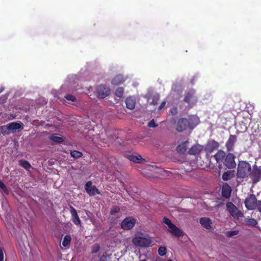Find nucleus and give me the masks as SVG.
Returning a JSON list of instances; mask_svg holds the SVG:
<instances>
[{"label": "nucleus", "mask_w": 261, "mask_h": 261, "mask_svg": "<svg viewBox=\"0 0 261 261\" xmlns=\"http://www.w3.org/2000/svg\"><path fill=\"white\" fill-rule=\"evenodd\" d=\"M133 243L137 247H148L151 244L150 237L142 233H138L132 240Z\"/></svg>", "instance_id": "1"}, {"label": "nucleus", "mask_w": 261, "mask_h": 261, "mask_svg": "<svg viewBox=\"0 0 261 261\" xmlns=\"http://www.w3.org/2000/svg\"><path fill=\"white\" fill-rule=\"evenodd\" d=\"M163 223L167 230L173 236L180 237L183 236L182 232L171 221L166 217L163 219Z\"/></svg>", "instance_id": "2"}, {"label": "nucleus", "mask_w": 261, "mask_h": 261, "mask_svg": "<svg viewBox=\"0 0 261 261\" xmlns=\"http://www.w3.org/2000/svg\"><path fill=\"white\" fill-rule=\"evenodd\" d=\"M251 166L246 162L239 163L238 166L237 174L239 177L244 178L249 175Z\"/></svg>", "instance_id": "3"}, {"label": "nucleus", "mask_w": 261, "mask_h": 261, "mask_svg": "<svg viewBox=\"0 0 261 261\" xmlns=\"http://www.w3.org/2000/svg\"><path fill=\"white\" fill-rule=\"evenodd\" d=\"M227 210L234 218H239L243 216V213L232 203L228 202L226 204Z\"/></svg>", "instance_id": "4"}, {"label": "nucleus", "mask_w": 261, "mask_h": 261, "mask_svg": "<svg viewBox=\"0 0 261 261\" xmlns=\"http://www.w3.org/2000/svg\"><path fill=\"white\" fill-rule=\"evenodd\" d=\"M249 175L251 178L253 183L255 184L258 182L261 176V168L254 165L253 166V169L250 171Z\"/></svg>", "instance_id": "5"}, {"label": "nucleus", "mask_w": 261, "mask_h": 261, "mask_svg": "<svg viewBox=\"0 0 261 261\" xmlns=\"http://www.w3.org/2000/svg\"><path fill=\"white\" fill-rule=\"evenodd\" d=\"M136 220L131 217L125 218L121 222V227L124 230H129L135 225Z\"/></svg>", "instance_id": "6"}, {"label": "nucleus", "mask_w": 261, "mask_h": 261, "mask_svg": "<svg viewBox=\"0 0 261 261\" xmlns=\"http://www.w3.org/2000/svg\"><path fill=\"white\" fill-rule=\"evenodd\" d=\"M184 101L187 103H188L190 106H193L196 103L197 101V98L195 95L194 90H190L186 94V95L184 98Z\"/></svg>", "instance_id": "7"}, {"label": "nucleus", "mask_w": 261, "mask_h": 261, "mask_svg": "<svg viewBox=\"0 0 261 261\" xmlns=\"http://www.w3.org/2000/svg\"><path fill=\"white\" fill-rule=\"evenodd\" d=\"M245 206L248 210H254L257 206V199L254 195H250L245 201Z\"/></svg>", "instance_id": "8"}, {"label": "nucleus", "mask_w": 261, "mask_h": 261, "mask_svg": "<svg viewBox=\"0 0 261 261\" xmlns=\"http://www.w3.org/2000/svg\"><path fill=\"white\" fill-rule=\"evenodd\" d=\"M235 156L232 153H228L224 159V164L225 166L229 168H233L236 166V164L234 161Z\"/></svg>", "instance_id": "9"}, {"label": "nucleus", "mask_w": 261, "mask_h": 261, "mask_svg": "<svg viewBox=\"0 0 261 261\" xmlns=\"http://www.w3.org/2000/svg\"><path fill=\"white\" fill-rule=\"evenodd\" d=\"M110 91V90L108 87L100 85L97 88L96 95L99 98H103L109 95Z\"/></svg>", "instance_id": "10"}, {"label": "nucleus", "mask_w": 261, "mask_h": 261, "mask_svg": "<svg viewBox=\"0 0 261 261\" xmlns=\"http://www.w3.org/2000/svg\"><path fill=\"white\" fill-rule=\"evenodd\" d=\"M192 125L187 119L182 118L177 122L176 129L178 132H182L188 127L191 128Z\"/></svg>", "instance_id": "11"}, {"label": "nucleus", "mask_w": 261, "mask_h": 261, "mask_svg": "<svg viewBox=\"0 0 261 261\" xmlns=\"http://www.w3.org/2000/svg\"><path fill=\"white\" fill-rule=\"evenodd\" d=\"M86 192L90 196L94 195L95 194H100V192L95 186H92L91 181L86 183L85 186Z\"/></svg>", "instance_id": "12"}, {"label": "nucleus", "mask_w": 261, "mask_h": 261, "mask_svg": "<svg viewBox=\"0 0 261 261\" xmlns=\"http://www.w3.org/2000/svg\"><path fill=\"white\" fill-rule=\"evenodd\" d=\"M8 126L10 131L14 133L17 130H21L23 128V124L20 122H13L8 123Z\"/></svg>", "instance_id": "13"}, {"label": "nucleus", "mask_w": 261, "mask_h": 261, "mask_svg": "<svg viewBox=\"0 0 261 261\" xmlns=\"http://www.w3.org/2000/svg\"><path fill=\"white\" fill-rule=\"evenodd\" d=\"M70 211L72 216V220L73 222L76 225H79L81 224V220L77 215L76 210L72 206H70Z\"/></svg>", "instance_id": "14"}, {"label": "nucleus", "mask_w": 261, "mask_h": 261, "mask_svg": "<svg viewBox=\"0 0 261 261\" xmlns=\"http://www.w3.org/2000/svg\"><path fill=\"white\" fill-rule=\"evenodd\" d=\"M231 192V187L226 183L223 184L222 189V194L225 198H228L230 197Z\"/></svg>", "instance_id": "15"}, {"label": "nucleus", "mask_w": 261, "mask_h": 261, "mask_svg": "<svg viewBox=\"0 0 261 261\" xmlns=\"http://www.w3.org/2000/svg\"><path fill=\"white\" fill-rule=\"evenodd\" d=\"M237 140V137L235 135H230L228 141L226 142V146L228 150H231Z\"/></svg>", "instance_id": "16"}, {"label": "nucleus", "mask_w": 261, "mask_h": 261, "mask_svg": "<svg viewBox=\"0 0 261 261\" xmlns=\"http://www.w3.org/2000/svg\"><path fill=\"white\" fill-rule=\"evenodd\" d=\"M200 223L206 229H210L211 228L212 222L208 218L204 217L200 219Z\"/></svg>", "instance_id": "17"}, {"label": "nucleus", "mask_w": 261, "mask_h": 261, "mask_svg": "<svg viewBox=\"0 0 261 261\" xmlns=\"http://www.w3.org/2000/svg\"><path fill=\"white\" fill-rule=\"evenodd\" d=\"M125 103L127 108L133 110L136 105V99L133 97H128L125 100Z\"/></svg>", "instance_id": "18"}, {"label": "nucleus", "mask_w": 261, "mask_h": 261, "mask_svg": "<svg viewBox=\"0 0 261 261\" xmlns=\"http://www.w3.org/2000/svg\"><path fill=\"white\" fill-rule=\"evenodd\" d=\"M225 152L224 151L220 150L214 155V157L217 161V163H219L223 161L225 157Z\"/></svg>", "instance_id": "19"}, {"label": "nucleus", "mask_w": 261, "mask_h": 261, "mask_svg": "<svg viewBox=\"0 0 261 261\" xmlns=\"http://www.w3.org/2000/svg\"><path fill=\"white\" fill-rule=\"evenodd\" d=\"M203 147L200 145H196L192 147L189 150V153L191 154H198L202 150Z\"/></svg>", "instance_id": "20"}, {"label": "nucleus", "mask_w": 261, "mask_h": 261, "mask_svg": "<svg viewBox=\"0 0 261 261\" xmlns=\"http://www.w3.org/2000/svg\"><path fill=\"white\" fill-rule=\"evenodd\" d=\"M188 142H185L178 145L177 147V151L180 153H184L186 152L188 147Z\"/></svg>", "instance_id": "21"}, {"label": "nucleus", "mask_w": 261, "mask_h": 261, "mask_svg": "<svg viewBox=\"0 0 261 261\" xmlns=\"http://www.w3.org/2000/svg\"><path fill=\"white\" fill-rule=\"evenodd\" d=\"M234 176V171H227V172H224L222 175V179L224 180H228L232 178Z\"/></svg>", "instance_id": "22"}, {"label": "nucleus", "mask_w": 261, "mask_h": 261, "mask_svg": "<svg viewBox=\"0 0 261 261\" xmlns=\"http://www.w3.org/2000/svg\"><path fill=\"white\" fill-rule=\"evenodd\" d=\"M124 79L121 75L116 76L112 81V84L114 85H118L124 82Z\"/></svg>", "instance_id": "23"}, {"label": "nucleus", "mask_w": 261, "mask_h": 261, "mask_svg": "<svg viewBox=\"0 0 261 261\" xmlns=\"http://www.w3.org/2000/svg\"><path fill=\"white\" fill-rule=\"evenodd\" d=\"M129 159L130 161L135 163H141L143 161H145V160L140 155H132L129 156Z\"/></svg>", "instance_id": "24"}, {"label": "nucleus", "mask_w": 261, "mask_h": 261, "mask_svg": "<svg viewBox=\"0 0 261 261\" xmlns=\"http://www.w3.org/2000/svg\"><path fill=\"white\" fill-rule=\"evenodd\" d=\"M199 118L197 117L196 116H193L190 118V121L189 123H191L192 126H191V128H193V127L195 126L196 125H197L199 123Z\"/></svg>", "instance_id": "25"}, {"label": "nucleus", "mask_w": 261, "mask_h": 261, "mask_svg": "<svg viewBox=\"0 0 261 261\" xmlns=\"http://www.w3.org/2000/svg\"><path fill=\"white\" fill-rule=\"evenodd\" d=\"M0 133L4 135H9L10 134L8 124L6 125H3L0 127Z\"/></svg>", "instance_id": "26"}, {"label": "nucleus", "mask_w": 261, "mask_h": 261, "mask_svg": "<svg viewBox=\"0 0 261 261\" xmlns=\"http://www.w3.org/2000/svg\"><path fill=\"white\" fill-rule=\"evenodd\" d=\"M49 139L55 142H56V143H61V142H63L64 140V139L62 138V137H59V136H56V135H52L50 137H49Z\"/></svg>", "instance_id": "27"}, {"label": "nucleus", "mask_w": 261, "mask_h": 261, "mask_svg": "<svg viewBox=\"0 0 261 261\" xmlns=\"http://www.w3.org/2000/svg\"><path fill=\"white\" fill-rule=\"evenodd\" d=\"M19 163V165L26 170H29L31 167V164L27 161L20 160Z\"/></svg>", "instance_id": "28"}, {"label": "nucleus", "mask_w": 261, "mask_h": 261, "mask_svg": "<svg viewBox=\"0 0 261 261\" xmlns=\"http://www.w3.org/2000/svg\"><path fill=\"white\" fill-rule=\"evenodd\" d=\"M71 240V237L69 235H66L64 237V239L62 242V245L64 247L68 246Z\"/></svg>", "instance_id": "29"}, {"label": "nucleus", "mask_w": 261, "mask_h": 261, "mask_svg": "<svg viewBox=\"0 0 261 261\" xmlns=\"http://www.w3.org/2000/svg\"><path fill=\"white\" fill-rule=\"evenodd\" d=\"M70 154L72 157L74 159H78L82 156V153L77 150H74L70 152Z\"/></svg>", "instance_id": "30"}, {"label": "nucleus", "mask_w": 261, "mask_h": 261, "mask_svg": "<svg viewBox=\"0 0 261 261\" xmlns=\"http://www.w3.org/2000/svg\"><path fill=\"white\" fill-rule=\"evenodd\" d=\"M245 222L248 225L253 226H256L257 224V221L254 219H246Z\"/></svg>", "instance_id": "31"}, {"label": "nucleus", "mask_w": 261, "mask_h": 261, "mask_svg": "<svg viewBox=\"0 0 261 261\" xmlns=\"http://www.w3.org/2000/svg\"><path fill=\"white\" fill-rule=\"evenodd\" d=\"M167 253V249L165 247L160 246L158 249V253L160 256H164Z\"/></svg>", "instance_id": "32"}, {"label": "nucleus", "mask_w": 261, "mask_h": 261, "mask_svg": "<svg viewBox=\"0 0 261 261\" xmlns=\"http://www.w3.org/2000/svg\"><path fill=\"white\" fill-rule=\"evenodd\" d=\"M124 89L122 87L118 88L116 91V95L119 97H121L123 94Z\"/></svg>", "instance_id": "33"}, {"label": "nucleus", "mask_w": 261, "mask_h": 261, "mask_svg": "<svg viewBox=\"0 0 261 261\" xmlns=\"http://www.w3.org/2000/svg\"><path fill=\"white\" fill-rule=\"evenodd\" d=\"M159 95L158 94L154 95L151 97L152 101L150 102L151 104L153 105H155L157 104L158 101L159 100Z\"/></svg>", "instance_id": "34"}, {"label": "nucleus", "mask_w": 261, "mask_h": 261, "mask_svg": "<svg viewBox=\"0 0 261 261\" xmlns=\"http://www.w3.org/2000/svg\"><path fill=\"white\" fill-rule=\"evenodd\" d=\"M0 188H1L3 190V192L5 194L7 195L9 194V190H8L5 185L1 180H0Z\"/></svg>", "instance_id": "35"}, {"label": "nucleus", "mask_w": 261, "mask_h": 261, "mask_svg": "<svg viewBox=\"0 0 261 261\" xmlns=\"http://www.w3.org/2000/svg\"><path fill=\"white\" fill-rule=\"evenodd\" d=\"M119 211L120 208L118 206H114L111 208L110 214L112 215H115L116 214L119 213Z\"/></svg>", "instance_id": "36"}, {"label": "nucleus", "mask_w": 261, "mask_h": 261, "mask_svg": "<svg viewBox=\"0 0 261 261\" xmlns=\"http://www.w3.org/2000/svg\"><path fill=\"white\" fill-rule=\"evenodd\" d=\"M208 146H212L213 149L217 148L219 147V144L215 141H212L209 143Z\"/></svg>", "instance_id": "37"}, {"label": "nucleus", "mask_w": 261, "mask_h": 261, "mask_svg": "<svg viewBox=\"0 0 261 261\" xmlns=\"http://www.w3.org/2000/svg\"><path fill=\"white\" fill-rule=\"evenodd\" d=\"M99 250V246L98 244H94L92 247V252L93 253H96Z\"/></svg>", "instance_id": "38"}, {"label": "nucleus", "mask_w": 261, "mask_h": 261, "mask_svg": "<svg viewBox=\"0 0 261 261\" xmlns=\"http://www.w3.org/2000/svg\"><path fill=\"white\" fill-rule=\"evenodd\" d=\"M65 98L68 100H70V101H74L75 100V97L72 95H70V94H67L65 96Z\"/></svg>", "instance_id": "39"}, {"label": "nucleus", "mask_w": 261, "mask_h": 261, "mask_svg": "<svg viewBox=\"0 0 261 261\" xmlns=\"http://www.w3.org/2000/svg\"><path fill=\"white\" fill-rule=\"evenodd\" d=\"M148 126L149 127H155L156 126H158L157 124H156L154 122V121L153 119H152V120H151L149 123H148Z\"/></svg>", "instance_id": "40"}, {"label": "nucleus", "mask_w": 261, "mask_h": 261, "mask_svg": "<svg viewBox=\"0 0 261 261\" xmlns=\"http://www.w3.org/2000/svg\"><path fill=\"white\" fill-rule=\"evenodd\" d=\"M0 261H4V250L0 248Z\"/></svg>", "instance_id": "41"}, {"label": "nucleus", "mask_w": 261, "mask_h": 261, "mask_svg": "<svg viewBox=\"0 0 261 261\" xmlns=\"http://www.w3.org/2000/svg\"><path fill=\"white\" fill-rule=\"evenodd\" d=\"M238 231L234 230V231H231L228 232V236L231 237L232 236H234L238 234Z\"/></svg>", "instance_id": "42"}, {"label": "nucleus", "mask_w": 261, "mask_h": 261, "mask_svg": "<svg viewBox=\"0 0 261 261\" xmlns=\"http://www.w3.org/2000/svg\"><path fill=\"white\" fill-rule=\"evenodd\" d=\"M256 207L258 211L261 213V200L258 201Z\"/></svg>", "instance_id": "43"}, {"label": "nucleus", "mask_w": 261, "mask_h": 261, "mask_svg": "<svg viewBox=\"0 0 261 261\" xmlns=\"http://www.w3.org/2000/svg\"><path fill=\"white\" fill-rule=\"evenodd\" d=\"M165 104H166V102H165V101H163V102L161 103V105H160V106H159V107L158 109H159V110H161L163 108H164V107H165Z\"/></svg>", "instance_id": "44"}, {"label": "nucleus", "mask_w": 261, "mask_h": 261, "mask_svg": "<svg viewBox=\"0 0 261 261\" xmlns=\"http://www.w3.org/2000/svg\"><path fill=\"white\" fill-rule=\"evenodd\" d=\"M171 113L173 114V115H175L177 113V109L176 108H174L173 110H171Z\"/></svg>", "instance_id": "45"}, {"label": "nucleus", "mask_w": 261, "mask_h": 261, "mask_svg": "<svg viewBox=\"0 0 261 261\" xmlns=\"http://www.w3.org/2000/svg\"><path fill=\"white\" fill-rule=\"evenodd\" d=\"M4 90V88H2L0 90V92H2Z\"/></svg>", "instance_id": "46"}, {"label": "nucleus", "mask_w": 261, "mask_h": 261, "mask_svg": "<svg viewBox=\"0 0 261 261\" xmlns=\"http://www.w3.org/2000/svg\"><path fill=\"white\" fill-rule=\"evenodd\" d=\"M156 261H162V259L161 258H159L158 259H156Z\"/></svg>", "instance_id": "47"}, {"label": "nucleus", "mask_w": 261, "mask_h": 261, "mask_svg": "<svg viewBox=\"0 0 261 261\" xmlns=\"http://www.w3.org/2000/svg\"><path fill=\"white\" fill-rule=\"evenodd\" d=\"M140 261H147V260H146V259H142V260H140Z\"/></svg>", "instance_id": "48"}, {"label": "nucleus", "mask_w": 261, "mask_h": 261, "mask_svg": "<svg viewBox=\"0 0 261 261\" xmlns=\"http://www.w3.org/2000/svg\"><path fill=\"white\" fill-rule=\"evenodd\" d=\"M167 261H172L171 259H168Z\"/></svg>", "instance_id": "49"}]
</instances>
